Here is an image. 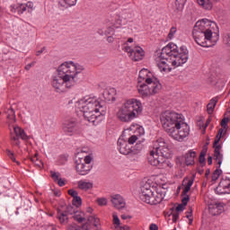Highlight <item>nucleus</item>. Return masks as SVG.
Here are the masks:
<instances>
[{
    "instance_id": "obj_1",
    "label": "nucleus",
    "mask_w": 230,
    "mask_h": 230,
    "mask_svg": "<svg viewBox=\"0 0 230 230\" xmlns=\"http://www.w3.org/2000/svg\"><path fill=\"white\" fill-rule=\"evenodd\" d=\"M82 71L84 66L73 61L62 63L58 68V75L52 77L51 84L56 93H66L67 89L76 85Z\"/></svg>"
},
{
    "instance_id": "obj_2",
    "label": "nucleus",
    "mask_w": 230,
    "mask_h": 230,
    "mask_svg": "<svg viewBox=\"0 0 230 230\" xmlns=\"http://www.w3.org/2000/svg\"><path fill=\"white\" fill-rule=\"evenodd\" d=\"M190 55L186 46L179 47L175 43H169L162 49L159 58H156L158 69L162 73H170L172 67H179L188 62Z\"/></svg>"
},
{
    "instance_id": "obj_3",
    "label": "nucleus",
    "mask_w": 230,
    "mask_h": 230,
    "mask_svg": "<svg viewBox=\"0 0 230 230\" xmlns=\"http://www.w3.org/2000/svg\"><path fill=\"white\" fill-rule=\"evenodd\" d=\"M160 123L168 136L175 141L181 143L190 136V126L184 121L182 114L165 111L160 114Z\"/></svg>"
},
{
    "instance_id": "obj_4",
    "label": "nucleus",
    "mask_w": 230,
    "mask_h": 230,
    "mask_svg": "<svg viewBox=\"0 0 230 230\" xmlns=\"http://www.w3.org/2000/svg\"><path fill=\"white\" fill-rule=\"evenodd\" d=\"M172 155V150L164 138H158L155 141L153 150L150 151L147 156V161L151 166H156L159 170H164L166 173H170L173 164L168 160Z\"/></svg>"
},
{
    "instance_id": "obj_5",
    "label": "nucleus",
    "mask_w": 230,
    "mask_h": 230,
    "mask_svg": "<svg viewBox=\"0 0 230 230\" xmlns=\"http://www.w3.org/2000/svg\"><path fill=\"white\" fill-rule=\"evenodd\" d=\"M105 110L96 96L88 95L79 101V111L84 119L93 125H98L102 121V114H105Z\"/></svg>"
},
{
    "instance_id": "obj_6",
    "label": "nucleus",
    "mask_w": 230,
    "mask_h": 230,
    "mask_svg": "<svg viewBox=\"0 0 230 230\" xmlns=\"http://www.w3.org/2000/svg\"><path fill=\"white\" fill-rule=\"evenodd\" d=\"M143 112V104L137 99L126 101L117 112V118L122 123H130Z\"/></svg>"
},
{
    "instance_id": "obj_7",
    "label": "nucleus",
    "mask_w": 230,
    "mask_h": 230,
    "mask_svg": "<svg viewBox=\"0 0 230 230\" xmlns=\"http://www.w3.org/2000/svg\"><path fill=\"white\" fill-rule=\"evenodd\" d=\"M139 199L142 202H145L146 204L156 206V204H161V202H163V199H164V196L163 195V193L155 190L154 187L150 186V184L146 183L140 189Z\"/></svg>"
},
{
    "instance_id": "obj_8",
    "label": "nucleus",
    "mask_w": 230,
    "mask_h": 230,
    "mask_svg": "<svg viewBox=\"0 0 230 230\" xmlns=\"http://www.w3.org/2000/svg\"><path fill=\"white\" fill-rule=\"evenodd\" d=\"M218 25L208 19L198 21L193 28L192 35H202L204 33H219Z\"/></svg>"
},
{
    "instance_id": "obj_9",
    "label": "nucleus",
    "mask_w": 230,
    "mask_h": 230,
    "mask_svg": "<svg viewBox=\"0 0 230 230\" xmlns=\"http://www.w3.org/2000/svg\"><path fill=\"white\" fill-rule=\"evenodd\" d=\"M161 89H163V85L159 81L137 84V91L141 98L155 96V94H158L161 92Z\"/></svg>"
},
{
    "instance_id": "obj_10",
    "label": "nucleus",
    "mask_w": 230,
    "mask_h": 230,
    "mask_svg": "<svg viewBox=\"0 0 230 230\" xmlns=\"http://www.w3.org/2000/svg\"><path fill=\"white\" fill-rule=\"evenodd\" d=\"M192 37L199 46L201 48H213L218 42L220 36L218 33L207 32L204 34H192Z\"/></svg>"
},
{
    "instance_id": "obj_11",
    "label": "nucleus",
    "mask_w": 230,
    "mask_h": 230,
    "mask_svg": "<svg viewBox=\"0 0 230 230\" xmlns=\"http://www.w3.org/2000/svg\"><path fill=\"white\" fill-rule=\"evenodd\" d=\"M118 150L122 155H127L128 159L132 163L139 161V150L132 149V146L128 142L119 138L117 142Z\"/></svg>"
},
{
    "instance_id": "obj_12",
    "label": "nucleus",
    "mask_w": 230,
    "mask_h": 230,
    "mask_svg": "<svg viewBox=\"0 0 230 230\" xmlns=\"http://www.w3.org/2000/svg\"><path fill=\"white\" fill-rule=\"evenodd\" d=\"M78 159L75 160V170L79 175H87L93 170V157L91 155L84 156V159L80 158V153L77 154Z\"/></svg>"
},
{
    "instance_id": "obj_13",
    "label": "nucleus",
    "mask_w": 230,
    "mask_h": 230,
    "mask_svg": "<svg viewBox=\"0 0 230 230\" xmlns=\"http://www.w3.org/2000/svg\"><path fill=\"white\" fill-rule=\"evenodd\" d=\"M224 130H226V129L223 128L218 130V133L213 144V146L215 148L214 160L218 164V168L222 166V161L224 159V155H222V153L220 152V150H222V146L218 145V143H220V139H222V134H224Z\"/></svg>"
},
{
    "instance_id": "obj_14",
    "label": "nucleus",
    "mask_w": 230,
    "mask_h": 230,
    "mask_svg": "<svg viewBox=\"0 0 230 230\" xmlns=\"http://www.w3.org/2000/svg\"><path fill=\"white\" fill-rule=\"evenodd\" d=\"M13 133L11 134V141L13 146H19L21 145L20 139H22V141H28L30 139V137L26 135V132H24V129L21 128L20 127H14L13 128Z\"/></svg>"
},
{
    "instance_id": "obj_15",
    "label": "nucleus",
    "mask_w": 230,
    "mask_h": 230,
    "mask_svg": "<svg viewBox=\"0 0 230 230\" xmlns=\"http://www.w3.org/2000/svg\"><path fill=\"white\" fill-rule=\"evenodd\" d=\"M124 51L128 54L129 58L134 60L135 62H138V60H143V57H145V51L141 47H130L126 46L124 48Z\"/></svg>"
},
{
    "instance_id": "obj_16",
    "label": "nucleus",
    "mask_w": 230,
    "mask_h": 230,
    "mask_svg": "<svg viewBox=\"0 0 230 230\" xmlns=\"http://www.w3.org/2000/svg\"><path fill=\"white\" fill-rule=\"evenodd\" d=\"M151 73L150 71H148V69H142L139 72L138 75V83L137 84H150V83H154V82H159V80H157V78L155 77H151Z\"/></svg>"
},
{
    "instance_id": "obj_17",
    "label": "nucleus",
    "mask_w": 230,
    "mask_h": 230,
    "mask_svg": "<svg viewBox=\"0 0 230 230\" xmlns=\"http://www.w3.org/2000/svg\"><path fill=\"white\" fill-rule=\"evenodd\" d=\"M217 195H226L230 193V180H221L218 186L216 188Z\"/></svg>"
},
{
    "instance_id": "obj_18",
    "label": "nucleus",
    "mask_w": 230,
    "mask_h": 230,
    "mask_svg": "<svg viewBox=\"0 0 230 230\" xmlns=\"http://www.w3.org/2000/svg\"><path fill=\"white\" fill-rule=\"evenodd\" d=\"M63 130L67 136H73L76 132V120H66L63 124Z\"/></svg>"
},
{
    "instance_id": "obj_19",
    "label": "nucleus",
    "mask_w": 230,
    "mask_h": 230,
    "mask_svg": "<svg viewBox=\"0 0 230 230\" xmlns=\"http://www.w3.org/2000/svg\"><path fill=\"white\" fill-rule=\"evenodd\" d=\"M111 204L116 209H123L126 206L125 199L119 194L111 196Z\"/></svg>"
},
{
    "instance_id": "obj_20",
    "label": "nucleus",
    "mask_w": 230,
    "mask_h": 230,
    "mask_svg": "<svg viewBox=\"0 0 230 230\" xmlns=\"http://www.w3.org/2000/svg\"><path fill=\"white\" fill-rule=\"evenodd\" d=\"M102 95L106 102H116V90L114 88L105 89Z\"/></svg>"
},
{
    "instance_id": "obj_21",
    "label": "nucleus",
    "mask_w": 230,
    "mask_h": 230,
    "mask_svg": "<svg viewBox=\"0 0 230 230\" xmlns=\"http://www.w3.org/2000/svg\"><path fill=\"white\" fill-rule=\"evenodd\" d=\"M196 156H197V153L193 150H190L187 154H185L186 166H193V164H195Z\"/></svg>"
},
{
    "instance_id": "obj_22",
    "label": "nucleus",
    "mask_w": 230,
    "mask_h": 230,
    "mask_svg": "<svg viewBox=\"0 0 230 230\" xmlns=\"http://www.w3.org/2000/svg\"><path fill=\"white\" fill-rule=\"evenodd\" d=\"M77 186L79 190H83L84 191H89V190H93V184L91 181L81 180L77 182Z\"/></svg>"
},
{
    "instance_id": "obj_23",
    "label": "nucleus",
    "mask_w": 230,
    "mask_h": 230,
    "mask_svg": "<svg viewBox=\"0 0 230 230\" xmlns=\"http://www.w3.org/2000/svg\"><path fill=\"white\" fill-rule=\"evenodd\" d=\"M67 212H65L64 210L58 208V218L60 224H67V222H69V217H67Z\"/></svg>"
},
{
    "instance_id": "obj_24",
    "label": "nucleus",
    "mask_w": 230,
    "mask_h": 230,
    "mask_svg": "<svg viewBox=\"0 0 230 230\" xmlns=\"http://www.w3.org/2000/svg\"><path fill=\"white\" fill-rule=\"evenodd\" d=\"M186 1L188 0H175L174 4L172 6L173 11L177 13H179V12H182V10H184Z\"/></svg>"
},
{
    "instance_id": "obj_25",
    "label": "nucleus",
    "mask_w": 230,
    "mask_h": 230,
    "mask_svg": "<svg viewBox=\"0 0 230 230\" xmlns=\"http://www.w3.org/2000/svg\"><path fill=\"white\" fill-rule=\"evenodd\" d=\"M197 3L204 10H213V3H211V0H197Z\"/></svg>"
},
{
    "instance_id": "obj_26",
    "label": "nucleus",
    "mask_w": 230,
    "mask_h": 230,
    "mask_svg": "<svg viewBox=\"0 0 230 230\" xmlns=\"http://www.w3.org/2000/svg\"><path fill=\"white\" fill-rule=\"evenodd\" d=\"M209 209L217 210L214 215H220L224 211V203L216 202L215 204L209 205Z\"/></svg>"
},
{
    "instance_id": "obj_27",
    "label": "nucleus",
    "mask_w": 230,
    "mask_h": 230,
    "mask_svg": "<svg viewBox=\"0 0 230 230\" xmlns=\"http://www.w3.org/2000/svg\"><path fill=\"white\" fill-rule=\"evenodd\" d=\"M78 0H58L59 6L62 8H69L71 6H75Z\"/></svg>"
},
{
    "instance_id": "obj_28",
    "label": "nucleus",
    "mask_w": 230,
    "mask_h": 230,
    "mask_svg": "<svg viewBox=\"0 0 230 230\" xmlns=\"http://www.w3.org/2000/svg\"><path fill=\"white\" fill-rule=\"evenodd\" d=\"M218 102V100L217 99H211L208 104L207 105V112L211 116L213 114V111H215V107H217V103Z\"/></svg>"
},
{
    "instance_id": "obj_29",
    "label": "nucleus",
    "mask_w": 230,
    "mask_h": 230,
    "mask_svg": "<svg viewBox=\"0 0 230 230\" xmlns=\"http://www.w3.org/2000/svg\"><path fill=\"white\" fill-rule=\"evenodd\" d=\"M74 220L82 224V222H85V214L84 212L75 211L73 216Z\"/></svg>"
},
{
    "instance_id": "obj_30",
    "label": "nucleus",
    "mask_w": 230,
    "mask_h": 230,
    "mask_svg": "<svg viewBox=\"0 0 230 230\" xmlns=\"http://www.w3.org/2000/svg\"><path fill=\"white\" fill-rule=\"evenodd\" d=\"M12 12H17L19 15H22V13H24L26 12V5L24 4H17L15 7L11 6Z\"/></svg>"
},
{
    "instance_id": "obj_31",
    "label": "nucleus",
    "mask_w": 230,
    "mask_h": 230,
    "mask_svg": "<svg viewBox=\"0 0 230 230\" xmlns=\"http://www.w3.org/2000/svg\"><path fill=\"white\" fill-rule=\"evenodd\" d=\"M31 161L38 168H44V163H42V160H39L37 154L34 156L31 157Z\"/></svg>"
},
{
    "instance_id": "obj_32",
    "label": "nucleus",
    "mask_w": 230,
    "mask_h": 230,
    "mask_svg": "<svg viewBox=\"0 0 230 230\" xmlns=\"http://www.w3.org/2000/svg\"><path fill=\"white\" fill-rule=\"evenodd\" d=\"M88 222L90 224H93V226H94L95 227H98V226H100V219L94 215L88 217Z\"/></svg>"
},
{
    "instance_id": "obj_33",
    "label": "nucleus",
    "mask_w": 230,
    "mask_h": 230,
    "mask_svg": "<svg viewBox=\"0 0 230 230\" xmlns=\"http://www.w3.org/2000/svg\"><path fill=\"white\" fill-rule=\"evenodd\" d=\"M206 154H208V149H202L199 157V163L204 166L206 164Z\"/></svg>"
},
{
    "instance_id": "obj_34",
    "label": "nucleus",
    "mask_w": 230,
    "mask_h": 230,
    "mask_svg": "<svg viewBox=\"0 0 230 230\" xmlns=\"http://www.w3.org/2000/svg\"><path fill=\"white\" fill-rule=\"evenodd\" d=\"M112 217H113V226L115 229H118L121 226V221L119 220V217H118V214L116 212H113Z\"/></svg>"
},
{
    "instance_id": "obj_35",
    "label": "nucleus",
    "mask_w": 230,
    "mask_h": 230,
    "mask_svg": "<svg viewBox=\"0 0 230 230\" xmlns=\"http://www.w3.org/2000/svg\"><path fill=\"white\" fill-rule=\"evenodd\" d=\"M127 22V21H123V19H121V16H119L116 18L115 22L113 23V27L114 28H121V26L123 24H125Z\"/></svg>"
},
{
    "instance_id": "obj_36",
    "label": "nucleus",
    "mask_w": 230,
    "mask_h": 230,
    "mask_svg": "<svg viewBox=\"0 0 230 230\" xmlns=\"http://www.w3.org/2000/svg\"><path fill=\"white\" fill-rule=\"evenodd\" d=\"M186 218L189 219V225L191 226L193 224V209L191 208L187 211Z\"/></svg>"
},
{
    "instance_id": "obj_37",
    "label": "nucleus",
    "mask_w": 230,
    "mask_h": 230,
    "mask_svg": "<svg viewBox=\"0 0 230 230\" xmlns=\"http://www.w3.org/2000/svg\"><path fill=\"white\" fill-rule=\"evenodd\" d=\"M6 153H7L8 157H10L11 161H13V163H16V164L18 166L21 164V162H19L15 159V155L12 151L7 150Z\"/></svg>"
},
{
    "instance_id": "obj_38",
    "label": "nucleus",
    "mask_w": 230,
    "mask_h": 230,
    "mask_svg": "<svg viewBox=\"0 0 230 230\" xmlns=\"http://www.w3.org/2000/svg\"><path fill=\"white\" fill-rule=\"evenodd\" d=\"M177 33V27H172L171 29H170V31H169V33H168V39L170 40H172V39H173L174 37H175V34Z\"/></svg>"
},
{
    "instance_id": "obj_39",
    "label": "nucleus",
    "mask_w": 230,
    "mask_h": 230,
    "mask_svg": "<svg viewBox=\"0 0 230 230\" xmlns=\"http://www.w3.org/2000/svg\"><path fill=\"white\" fill-rule=\"evenodd\" d=\"M73 206H75V208H79V206H82V198L79 196L74 198Z\"/></svg>"
},
{
    "instance_id": "obj_40",
    "label": "nucleus",
    "mask_w": 230,
    "mask_h": 230,
    "mask_svg": "<svg viewBox=\"0 0 230 230\" xmlns=\"http://www.w3.org/2000/svg\"><path fill=\"white\" fill-rule=\"evenodd\" d=\"M222 173V170L216 169L212 174V181H217L218 177H220V174Z\"/></svg>"
},
{
    "instance_id": "obj_41",
    "label": "nucleus",
    "mask_w": 230,
    "mask_h": 230,
    "mask_svg": "<svg viewBox=\"0 0 230 230\" xmlns=\"http://www.w3.org/2000/svg\"><path fill=\"white\" fill-rule=\"evenodd\" d=\"M65 213H66V215H75L76 213V210L75 209V208H73V206H68L66 207V209L64 210Z\"/></svg>"
},
{
    "instance_id": "obj_42",
    "label": "nucleus",
    "mask_w": 230,
    "mask_h": 230,
    "mask_svg": "<svg viewBox=\"0 0 230 230\" xmlns=\"http://www.w3.org/2000/svg\"><path fill=\"white\" fill-rule=\"evenodd\" d=\"M24 5L25 9L27 10V12H29V13L33 12L34 4L32 2H28L27 4H24Z\"/></svg>"
},
{
    "instance_id": "obj_43",
    "label": "nucleus",
    "mask_w": 230,
    "mask_h": 230,
    "mask_svg": "<svg viewBox=\"0 0 230 230\" xmlns=\"http://www.w3.org/2000/svg\"><path fill=\"white\" fill-rule=\"evenodd\" d=\"M7 114L8 119H13L15 118V111H13V109H9Z\"/></svg>"
},
{
    "instance_id": "obj_44",
    "label": "nucleus",
    "mask_w": 230,
    "mask_h": 230,
    "mask_svg": "<svg viewBox=\"0 0 230 230\" xmlns=\"http://www.w3.org/2000/svg\"><path fill=\"white\" fill-rule=\"evenodd\" d=\"M50 173H51V177H52L53 181H55V182H58V180L60 179V173L55 172L53 171H51Z\"/></svg>"
},
{
    "instance_id": "obj_45",
    "label": "nucleus",
    "mask_w": 230,
    "mask_h": 230,
    "mask_svg": "<svg viewBox=\"0 0 230 230\" xmlns=\"http://www.w3.org/2000/svg\"><path fill=\"white\" fill-rule=\"evenodd\" d=\"M223 40L226 46L230 47V33H226L224 35Z\"/></svg>"
},
{
    "instance_id": "obj_46",
    "label": "nucleus",
    "mask_w": 230,
    "mask_h": 230,
    "mask_svg": "<svg viewBox=\"0 0 230 230\" xmlns=\"http://www.w3.org/2000/svg\"><path fill=\"white\" fill-rule=\"evenodd\" d=\"M97 203L99 206H107V199L99 198V199H97Z\"/></svg>"
},
{
    "instance_id": "obj_47",
    "label": "nucleus",
    "mask_w": 230,
    "mask_h": 230,
    "mask_svg": "<svg viewBox=\"0 0 230 230\" xmlns=\"http://www.w3.org/2000/svg\"><path fill=\"white\" fill-rule=\"evenodd\" d=\"M227 123H229V118H224L221 120V127H222V128L227 129Z\"/></svg>"
},
{
    "instance_id": "obj_48",
    "label": "nucleus",
    "mask_w": 230,
    "mask_h": 230,
    "mask_svg": "<svg viewBox=\"0 0 230 230\" xmlns=\"http://www.w3.org/2000/svg\"><path fill=\"white\" fill-rule=\"evenodd\" d=\"M185 208H186V205H183L182 203H181V204H179V205L176 207V208H175V212H176V213H181V212L184 211Z\"/></svg>"
},
{
    "instance_id": "obj_49",
    "label": "nucleus",
    "mask_w": 230,
    "mask_h": 230,
    "mask_svg": "<svg viewBox=\"0 0 230 230\" xmlns=\"http://www.w3.org/2000/svg\"><path fill=\"white\" fill-rule=\"evenodd\" d=\"M137 141V136L132 135V136L128 138V143L129 145H134V143H136Z\"/></svg>"
},
{
    "instance_id": "obj_50",
    "label": "nucleus",
    "mask_w": 230,
    "mask_h": 230,
    "mask_svg": "<svg viewBox=\"0 0 230 230\" xmlns=\"http://www.w3.org/2000/svg\"><path fill=\"white\" fill-rule=\"evenodd\" d=\"M188 200H190V196L188 194L183 195V198L181 199V204L183 206H188Z\"/></svg>"
},
{
    "instance_id": "obj_51",
    "label": "nucleus",
    "mask_w": 230,
    "mask_h": 230,
    "mask_svg": "<svg viewBox=\"0 0 230 230\" xmlns=\"http://www.w3.org/2000/svg\"><path fill=\"white\" fill-rule=\"evenodd\" d=\"M183 182L185 184V186L191 188V186H193V179L188 180V179H184Z\"/></svg>"
},
{
    "instance_id": "obj_52",
    "label": "nucleus",
    "mask_w": 230,
    "mask_h": 230,
    "mask_svg": "<svg viewBox=\"0 0 230 230\" xmlns=\"http://www.w3.org/2000/svg\"><path fill=\"white\" fill-rule=\"evenodd\" d=\"M179 212H172V222L175 224L177 223V220H179Z\"/></svg>"
},
{
    "instance_id": "obj_53",
    "label": "nucleus",
    "mask_w": 230,
    "mask_h": 230,
    "mask_svg": "<svg viewBox=\"0 0 230 230\" xmlns=\"http://www.w3.org/2000/svg\"><path fill=\"white\" fill-rule=\"evenodd\" d=\"M68 195H70L71 197H73V199H75V197H78V191L75 190H69Z\"/></svg>"
},
{
    "instance_id": "obj_54",
    "label": "nucleus",
    "mask_w": 230,
    "mask_h": 230,
    "mask_svg": "<svg viewBox=\"0 0 230 230\" xmlns=\"http://www.w3.org/2000/svg\"><path fill=\"white\" fill-rule=\"evenodd\" d=\"M112 33H114V28L112 27H109L104 32L105 35H112Z\"/></svg>"
},
{
    "instance_id": "obj_55",
    "label": "nucleus",
    "mask_w": 230,
    "mask_h": 230,
    "mask_svg": "<svg viewBox=\"0 0 230 230\" xmlns=\"http://www.w3.org/2000/svg\"><path fill=\"white\" fill-rule=\"evenodd\" d=\"M67 230H80L79 226L76 224L69 225Z\"/></svg>"
},
{
    "instance_id": "obj_56",
    "label": "nucleus",
    "mask_w": 230,
    "mask_h": 230,
    "mask_svg": "<svg viewBox=\"0 0 230 230\" xmlns=\"http://www.w3.org/2000/svg\"><path fill=\"white\" fill-rule=\"evenodd\" d=\"M211 119H213V117L209 116L206 121L205 126H204V130H206V128H208V127H209V124L211 123Z\"/></svg>"
},
{
    "instance_id": "obj_57",
    "label": "nucleus",
    "mask_w": 230,
    "mask_h": 230,
    "mask_svg": "<svg viewBox=\"0 0 230 230\" xmlns=\"http://www.w3.org/2000/svg\"><path fill=\"white\" fill-rule=\"evenodd\" d=\"M190 190H191V187H188L185 185V187L181 192V195H188V192L190 191Z\"/></svg>"
},
{
    "instance_id": "obj_58",
    "label": "nucleus",
    "mask_w": 230,
    "mask_h": 230,
    "mask_svg": "<svg viewBox=\"0 0 230 230\" xmlns=\"http://www.w3.org/2000/svg\"><path fill=\"white\" fill-rule=\"evenodd\" d=\"M149 230H159V226H157V225L152 223L149 226Z\"/></svg>"
},
{
    "instance_id": "obj_59",
    "label": "nucleus",
    "mask_w": 230,
    "mask_h": 230,
    "mask_svg": "<svg viewBox=\"0 0 230 230\" xmlns=\"http://www.w3.org/2000/svg\"><path fill=\"white\" fill-rule=\"evenodd\" d=\"M33 66H35V63H34V62L26 65V66H25L26 71H30V69H31V67H33Z\"/></svg>"
},
{
    "instance_id": "obj_60",
    "label": "nucleus",
    "mask_w": 230,
    "mask_h": 230,
    "mask_svg": "<svg viewBox=\"0 0 230 230\" xmlns=\"http://www.w3.org/2000/svg\"><path fill=\"white\" fill-rule=\"evenodd\" d=\"M58 186H66V181H64L62 178H60L58 181Z\"/></svg>"
},
{
    "instance_id": "obj_61",
    "label": "nucleus",
    "mask_w": 230,
    "mask_h": 230,
    "mask_svg": "<svg viewBox=\"0 0 230 230\" xmlns=\"http://www.w3.org/2000/svg\"><path fill=\"white\" fill-rule=\"evenodd\" d=\"M130 227L128 226H121V225L116 230H129Z\"/></svg>"
},
{
    "instance_id": "obj_62",
    "label": "nucleus",
    "mask_w": 230,
    "mask_h": 230,
    "mask_svg": "<svg viewBox=\"0 0 230 230\" xmlns=\"http://www.w3.org/2000/svg\"><path fill=\"white\" fill-rule=\"evenodd\" d=\"M46 49V47H43L40 50L36 52V57H40V55H42V53H44Z\"/></svg>"
},
{
    "instance_id": "obj_63",
    "label": "nucleus",
    "mask_w": 230,
    "mask_h": 230,
    "mask_svg": "<svg viewBox=\"0 0 230 230\" xmlns=\"http://www.w3.org/2000/svg\"><path fill=\"white\" fill-rule=\"evenodd\" d=\"M121 218H122V220H128V219L130 220V218H132V217L123 214V215H121Z\"/></svg>"
},
{
    "instance_id": "obj_64",
    "label": "nucleus",
    "mask_w": 230,
    "mask_h": 230,
    "mask_svg": "<svg viewBox=\"0 0 230 230\" xmlns=\"http://www.w3.org/2000/svg\"><path fill=\"white\" fill-rule=\"evenodd\" d=\"M81 154H87V152H89V148L88 147H83L80 150Z\"/></svg>"
}]
</instances>
